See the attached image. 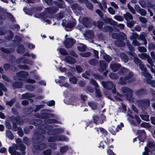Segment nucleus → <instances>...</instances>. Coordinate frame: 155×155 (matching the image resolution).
<instances>
[{
  "label": "nucleus",
  "mask_w": 155,
  "mask_h": 155,
  "mask_svg": "<svg viewBox=\"0 0 155 155\" xmlns=\"http://www.w3.org/2000/svg\"><path fill=\"white\" fill-rule=\"evenodd\" d=\"M98 61L94 59H92L90 60L89 63L92 65H95L98 63Z\"/></svg>",
  "instance_id": "40"
},
{
  "label": "nucleus",
  "mask_w": 155,
  "mask_h": 155,
  "mask_svg": "<svg viewBox=\"0 0 155 155\" xmlns=\"http://www.w3.org/2000/svg\"><path fill=\"white\" fill-rule=\"evenodd\" d=\"M57 50H58L60 53L62 55H68V54L64 48H60L59 49H57Z\"/></svg>",
  "instance_id": "31"
},
{
  "label": "nucleus",
  "mask_w": 155,
  "mask_h": 155,
  "mask_svg": "<svg viewBox=\"0 0 155 155\" xmlns=\"http://www.w3.org/2000/svg\"><path fill=\"white\" fill-rule=\"evenodd\" d=\"M110 67L114 72H116L120 67V65L119 64H110Z\"/></svg>",
  "instance_id": "13"
},
{
  "label": "nucleus",
  "mask_w": 155,
  "mask_h": 155,
  "mask_svg": "<svg viewBox=\"0 0 155 155\" xmlns=\"http://www.w3.org/2000/svg\"><path fill=\"white\" fill-rule=\"evenodd\" d=\"M92 2L94 3H96L98 4L99 7L102 10H103V8L102 6L101 5V3L100 2H98L97 0H90Z\"/></svg>",
  "instance_id": "54"
},
{
  "label": "nucleus",
  "mask_w": 155,
  "mask_h": 155,
  "mask_svg": "<svg viewBox=\"0 0 155 155\" xmlns=\"http://www.w3.org/2000/svg\"><path fill=\"white\" fill-rule=\"evenodd\" d=\"M83 25L87 28L91 27L92 25V20L89 18L85 17L82 19Z\"/></svg>",
  "instance_id": "10"
},
{
  "label": "nucleus",
  "mask_w": 155,
  "mask_h": 155,
  "mask_svg": "<svg viewBox=\"0 0 155 155\" xmlns=\"http://www.w3.org/2000/svg\"><path fill=\"white\" fill-rule=\"evenodd\" d=\"M85 4L87 7L89 9L91 10H92L93 9V6L91 2L87 1V3H86Z\"/></svg>",
  "instance_id": "49"
},
{
  "label": "nucleus",
  "mask_w": 155,
  "mask_h": 155,
  "mask_svg": "<svg viewBox=\"0 0 155 155\" xmlns=\"http://www.w3.org/2000/svg\"><path fill=\"white\" fill-rule=\"evenodd\" d=\"M138 104L139 106L143 110L148 108L150 106V100L148 99H143L138 101Z\"/></svg>",
  "instance_id": "4"
},
{
  "label": "nucleus",
  "mask_w": 155,
  "mask_h": 155,
  "mask_svg": "<svg viewBox=\"0 0 155 155\" xmlns=\"http://www.w3.org/2000/svg\"><path fill=\"white\" fill-rule=\"evenodd\" d=\"M120 38L123 40H124L127 39V37L126 35L123 32H121L120 35Z\"/></svg>",
  "instance_id": "64"
},
{
  "label": "nucleus",
  "mask_w": 155,
  "mask_h": 155,
  "mask_svg": "<svg viewBox=\"0 0 155 155\" xmlns=\"http://www.w3.org/2000/svg\"><path fill=\"white\" fill-rule=\"evenodd\" d=\"M139 57L142 59L146 60L150 56L149 55L145 53H142L138 54Z\"/></svg>",
  "instance_id": "27"
},
{
  "label": "nucleus",
  "mask_w": 155,
  "mask_h": 155,
  "mask_svg": "<svg viewBox=\"0 0 155 155\" xmlns=\"http://www.w3.org/2000/svg\"><path fill=\"white\" fill-rule=\"evenodd\" d=\"M56 4L60 8H63L65 6L64 4V2L62 1V2H58Z\"/></svg>",
  "instance_id": "60"
},
{
  "label": "nucleus",
  "mask_w": 155,
  "mask_h": 155,
  "mask_svg": "<svg viewBox=\"0 0 155 155\" xmlns=\"http://www.w3.org/2000/svg\"><path fill=\"white\" fill-rule=\"evenodd\" d=\"M135 21H128L127 22V26L129 28H131L135 24Z\"/></svg>",
  "instance_id": "57"
},
{
  "label": "nucleus",
  "mask_w": 155,
  "mask_h": 155,
  "mask_svg": "<svg viewBox=\"0 0 155 155\" xmlns=\"http://www.w3.org/2000/svg\"><path fill=\"white\" fill-rule=\"evenodd\" d=\"M100 68L98 69V70L100 72H102L106 70L107 66L105 64V62L103 61H100Z\"/></svg>",
  "instance_id": "15"
},
{
  "label": "nucleus",
  "mask_w": 155,
  "mask_h": 155,
  "mask_svg": "<svg viewBox=\"0 0 155 155\" xmlns=\"http://www.w3.org/2000/svg\"><path fill=\"white\" fill-rule=\"evenodd\" d=\"M123 16L125 19L127 21L130 20H131L133 18L132 15L128 12H127L124 14Z\"/></svg>",
  "instance_id": "19"
},
{
  "label": "nucleus",
  "mask_w": 155,
  "mask_h": 155,
  "mask_svg": "<svg viewBox=\"0 0 155 155\" xmlns=\"http://www.w3.org/2000/svg\"><path fill=\"white\" fill-rule=\"evenodd\" d=\"M6 136L10 139L12 140L13 139V136L11 131L8 130L6 131Z\"/></svg>",
  "instance_id": "30"
},
{
  "label": "nucleus",
  "mask_w": 155,
  "mask_h": 155,
  "mask_svg": "<svg viewBox=\"0 0 155 155\" xmlns=\"http://www.w3.org/2000/svg\"><path fill=\"white\" fill-rule=\"evenodd\" d=\"M140 117L141 119L146 121H148L149 120V116L148 115L141 114Z\"/></svg>",
  "instance_id": "48"
},
{
  "label": "nucleus",
  "mask_w": 155,
  "mask_h": 155,
  "mask_svg": "<svg viewBox=\"0 0 155 155\" xmlns=\"http://www.w3.org/2000/svg\"><path fill=\"white\" fill-rule=\"evenodd\" d=\"M65 80V78L63 76L59 77L58 79H56L55 81L57 83L60 84L63 82Z\"/></svg>",
  "instance_id": "34"
},
{
  "label": "nucleus",
  "mask_w": 155,
  "mask_h": 155,
  "mask_svg": "<svg viewBox=\"0 0 155 155\" xmlns=\"http://www.w3.org/2000/svg\"><path fill=\"white\" fill-rule=\"evenodd\" d=\"M120 56L122 60L124 62H127L128 61V58L124 53H121L120 54Z\"/></svg>",
  "instance_id": "21"
},
{
  "label": "nucleus",
  "mask_w": 155,
  "mask_h": 155,
  "mask_svg": "<svg viewBox=\"0 0 155 155\" xmlns=\"http://www.w3.org/2000/svg\"><path fill=\"white\" fill-rule=\"evenodd\" d=\"M114 18V19L118 21H122L124 20L123 17L120 15H115Z\"/></svg>",
  "instance_id": "45"
},
{
  "label": "nucleus",
  "mask_w": 155,
  "mask_h": 155,
  "mask_svg": "<svg viewBox=\"0 0 155 155\" xmlns=\"http://www.w3.org/2000/svg\"><path fill=\"white\" fill-rule=\"evenodd\" d=\"M103 30L104 31H111L112 28L109 26H106L104 27Z\"/></svg>",
  "instance_id": "62"
},
{
  "label": "nucleus",
  "mask_w": 155,
  "mask_h": 155,
  "mask_svg": "<svg viewBox=\"0 0 155 155\" xmlns=\"http://www.w3.org/2000/svg\"><path fill=\"white\" fill-rule=\"evenodd\" d=\"M71 8L72 9L76 11H79L80 10V8L77 4H74L71 5Z\"/></svg>",
  "instance_id": "55"
},
{
  "label": "nucleus",
  "mask_w": 155,
  "mask_h": 155,
  "mask_svg": "<svg viewBox=\"0 0 155 155\" xmlns=\"http://www.w3.org/2000/svg\"><path fill=\"white\" fill-rule=\"evenodd\" d=\"M139 66L140 69L142 71L141 72V74L143 76H144L145 78L148 77L150 79L151 78V75L148 72L147 70L145 67L144 65L142 63Z\"/></svg>",
  "instance_id": "9"
},
{
  "label": "nucleus",
  "mask_w": 155,
  "mask_h": 155,
  "mask_svg": "<svg viewBox=\"0 0 155 155\" xmlns=\"http://www.w3.org/2000/svg\"><path fill=\"white\" fill-rule=\"evenodd\" d=\"M93 119L94 123H98L99 124H102L103 122V120L101 119L99 120L97 122V121L98 120V117L97 116H95L94 117Z\"/></svg>",
  "instance_id": "41"
},
{
  "label": "nucleus",
  "mask_w": 155,
  "mask_h": 155,
  "mask_svg": "<svg viewBox=\"0 0 155 155\" xmlns=\"http://www.w3.org/2000/svg\"><path fill=\"white\" fill-rule=\"evenodd\" d=\"M138 133L139 134H140L141 137H145L146 136L145 132L143 130H139L138 131Z\"/></svg>",
  "instance_id": "63"
},
{
  "label": "nucleus",
  "mask_w": 155,
  "mask_h": 155,
  "mask_svg": "<svg viewBox=\"0 0 155 155\" xmlns=\"http://www.w3.org/2000/svg\"><path fill=\"white\" fill-rule=\"evenodd\" d=\"M88 104L92 109L95 110L97 108V106L96 104L93 102H88Z\"/></svg>",
  "instance_id": "38"
},
{
  "label": "nucleus",
  "mask_w": 155,
  "mask_h": 155,
  "mask_svg": "<svg viewBox=\"0 0 155 155\" xmlns=\"http://www.w3.org/2000/svg\"><path fill=\"white\" fill-rule=\"evenodd\" d=\"M56 140L58 141H67V139L63 135L60 134H55Z\"/></svg>",
  "instance_id": "17"
},
{
  "label": "nucleus",
  "mask_w": 155,
  "mask_h": 155,
  "mask_svg": "<svg viewBox=\"0 0 155 155\" xmlns=\"http://www.w3.org/2000/svg\"><path fill=\"white\" fill-rule=\"evenodd\" d=\"M95 130L98 132L99 131V130L100 131V132H101L103 134H106L107 133L106 131L103 128H95Z\"/></svg>",
  "instance_id": "53"
},
{
  "label": "nucleus",
  "mask_w": 155,
  "mask_h": 155,
  "mask_svg": "<svg viewBox=\"0 0 155 155\" xmlns=\"http://www.w3.org/2000/svg\"><path fill=\"white\" fill-rule=\"evenodd\" d=\"M101 84L104 88L108 89H111L114 87L113 84L112 82L110 81H108L106 82L102 81Z\"/></svg>",
  "instance_id": "12"
},
{
  "label": "nucleus",
  "mask_w": 155,
  "mask_h": 155,
  "mask_svg": "<svg viewBox=\"0 0 155 155\" xmlns=\"http://www.w3.org/2000/svg\"><path fill=\"white\" fill-rule=\"evenodd\" d=\"M43 153L44 155H50L51 153V149H48L43 151Z\"/></svg>",
  "instance_id": "61"
},
{
  "label": "nucleus",
  "mask_w": 155,
  "mask_h": 155,
  "mask_svg": "<svg viewBox=\"0 0 155 155\" xmlns=\"http://www.w3.org/2000/svg\"><path fill=\"white\" fill-rule=\"evenodd\" d=\"M104 20L106 22L109 23L110 24L117 26L121 29H123L124 28V25L122 24H118L117 23L116 21H115L111 18L106 17L105 19H104Z\"/></svg>",
  "instance_id": "6"
},
{
  "label": "nucleus",
  "mask_w": 155,
  "mask_h": 155,
  "mask_svg": "<svg viewBox=\"0 0 155 155\" xmlns=\"http://www.w3.org/2000/svg\"><path fill=\"white\" fill-rule=\"evenodd\" d=\"M146 92V90L145 89H140V90H138V91H136L135 93L136 95L139 96L140 95L142 94H145Z\"/></svg>",
  "instance_id": "26"
},
{
  "label": "nucleus",
  "mask_w": 155,
  "mask_h": 155,
  "mask_svg": "<svg viewBox=\"0 0 155 155\" xmlns=\"http://www.w3.org/2000/svg\"><path fill=\"white\" fill-rule=\"evenodd\" d=\"M128 111L129 113L128 114V115L130 117L133 119H135L137 121L138 124H140V122L141 120L139 118V117L137 115H135L134 117L133 116L131 115V112L130 110L128 109Z\"/></svg>",
  "instance_id": "18"
},
{
  "label": "nucleus",
  "mask_w": 155,
  "mask_h": 155,
  "mask_svg": "<svg viewBox=\"0 0 155 155\" xmlns=\"http://www.w3.org/2000/svg\"><path fill=\"white\" fill-rule=\"evenodd\" d=\"M13 130L14 131L18 130V133L20 136L21 137L23 136V133L21 128H18L15 125Z\"/></svg>",
  "instance_id": "20"
},
{
  "label": "nucleus",
  "mask_w": 155,
  "mask_h": 155,
  "mask_svg": "<svg viewBox=\"0 0 155 155\" xmlns=\"http://www.w3.org/2000/svg\"><path fill=\"white\" fill-rule=\"evenodd\" d=\"M133 76L132 73H129V75H127L124 77H122L120 78L119 83L121 85H123L129 82V80Z\"/></svg>",
  "instance_id": "5"
},
{
  "label": "nucleus",
  "mask_w": 155,
  "mask_h": 155,
  "mask_svg": "<svg viewBox=\"0 0 155 155\" xmlns=\"http://www.w3.org/2000/svg\"><path fill=\"white\" fill-rule=\"evenodd\" d=\"M133 61L135 64L139 66L142 63L141 60L137 58H134Z\"/></svg>",
  "instance_id": "35"
},
{
  "label": "nucleus",
  "mask_w": 155,
  "mask_h": 155,
  "mask_svg": "<svg viewBox=\"0 0 155 155\" xmlns=\"http://www.w3.org/2000/svg\"><path fill=\"white\" fill-rule=\"evenodd\" d=\"M83 35L86 39H91L94 37V33L93 31L91 30H86L84 33H83Z\"/></svg>",
  "instance_id": "11"
},
{
  "label": "nucleus",
  "mask_w": 155,
  "mask_h": 155,
  "mask_svg": "<svg viewBox=\"0 0 155 155\" xmlns=\"http://www.w3.org/2000/svg\"><path fill=\"white\" fill-rule=\"evenodd\" d=\"M24 51V47L23 45H21L18 47L17 52L19 53H22Z\"/></svg>",
  "instance_id": "50"
},
{
  "label": "nucleus",
  "mask_w": 155,
  "mask_h": 155,
  "mask_svg": "<svg viewBox=\"0 0 155 155\" xmlns=\"http://www.w3.org/2000/svg\"><path fill=\"white\" fill-rule=\"evenodd\" d=\"M127 6L128 9L132 14H136V12L134 9L133 7L129 4H127Z\"/></svg>",
  "instance_id": "44"
},
{
  "label": "nucleus",
  "mask_w": 155,
  "mask_h": 155,
  "mask_svg": "<svg viewBox=\"0 0 155 155\" xmlns=\"http://www.w3.org/2000/svg\"><path fill=\"white\" fill-rule=\"evenodd\" d=\"M18 147L17 145L13 143L12 147H9L8 151L12 155H20L19 152L15 150H18Z\"/></svg>",
  "instance_id": "8"
},
{
  "label": "nucleus",
  "mask_w": 155,
  "mask_h": 155,
  "mask_svg": "<svg viewBox=\"0 0 155 155\" xmlns=\"http://www.w3.org/2000/svg\"><path fill=\"white\" fill-rule=\"evenodd\" d=\"M66 39L64 42L65 46L67 48H71L75 43V41L72 38H68V36L66 35L65 36Z\"/></svg>",
  "instance_id": "7"
},
{
  "label": "nucleus",
  "mask_w": 155,
  "mask_h": 155,
  "mask_svg": "<svg viewBox=\"0 0 155 155\" xmlns=\"http://www.w3.org/2000/svg\"><path fill=\"white\" fill-rule=\"evenodd\" d=\"M126 45L130 50L131 51H133L134 50V49L133 47V46L130 44L128 41H127V42H126Z\"/></svg>",
  "instance_id": "52"
},
{
  "label": "nucleus",
  "mask_w": 155,
  "mask_h": 155,
  "mask_svg": "<svg viewBox=\"0 0 155 155\" xmlns=\"http://www.w3.org/2000/svg\"><path fill=\"white\" fill-rule=\"evenodd\" d=\"M56 120H55L52 119H47L45 120V122L47 123H55L56 122Z\"/></svg>",
  "instance_id": "56"
},
{
  "label": "nucleus",
  "mask_w": 155,
  "mask_h": 155,
  "mask_svg": "<svg viewBox=\"0 0 155 155\" xmlns=\"http://www.w3.org/2000/svg\"><path fill=\"white\" fill-rule=\"evenodd\" d=\"M121 91L123 95L127 97L128 100L130 101H133L132 97L133 91L130 88L126 87H123L121 88Z\"/></svg>",
  "instance_id": "3"
},
{
  "label": "nucleus",
  "mask_w": 155,
  "mask_h": 155,
  "mask_svg": "<svg viewBox=\"0 0 155 155\" xmlns=\"http://www.w3.org/2000/svg\"><path fill=\"white\" fill-rule=\"evenodd\" d=\"M80 54L83 57H87L91 55V53L90 52H87L84 53H80Z\"/></svg>",
  "instance_id": "43"
},
{
  "label": "nucleus",
  "mask_w": 155,
  "mask_h": 155,
  "mask_svg": "<svg viewBox=\"0 0 155 155\" xmlns=\"http://www.w3.org/2000/svg\"><path fill=\"white\" fill-rule=\"evenodd\" d=\"M22 99H28L29 97H34V95L31 94L26 93L22 95Z\"/></svg>",
  "instance_id": "39"
},
{
  "label": "nucleus",
  "mask_w": 155,
  "mask_h": 155,
  "mask_svg": "<svg viewBox=\"0 0 155 155\" xmlns=\"http://www.w3.org/2000/svg\"><path fill=\"white\" fill-rule=\"evenodd\" d=\"M70 82L73 84H76L78 80L77 78L75 76H72L69 78Z\"/></svg>",
  "instance_id": "28"
},
{
  "label": "nucleus",
  "mask_w": 155,
  "mask_h": 155,
  "mask_svg": "<svg viewBox=\"0 0 155 155\" xmlns=\"http://www.w3.org/2000/svg\"><path fill=\"white\" fill-rule=\"evenodd\" d=\"M77 28L80 31H82L83 32H84V31L85 29L84 26V27H83V26L82 25L81 23H80L78 25L77 27Z\"/></svg>",
  "instance_id": "59"
},
{
  "label": "nucleus",
  "mask_w": 155,
  "mask_h": 155,
  "mask_svg": "<svg viewBox=\"0 0 155 155\" xmlns=\"http://www.w3.org/2000/svg\"><path fill=\"white\" fill-rule=\"evenodd\" d=\"M147 36V34L144 33H142L140 35V39L144 41L145 45L147 44V40L145 38V37Z\"/></svg>",
  "instance_id": "24"
},
{
  "label": "nucleus",
  "mask_w": 155,
  "mask_h": 155,
  "mask_svg": "<svg viewBox=\"0 0 155 155\" xmlns=\"http://www.w3.org/2000/svg\"><path fill=\"white\" fill-rule=\"evenodd\" d=\"M93 23L95 26H97L100 29L102 28L103 25V22L101 21H98L97 22H94Z\"/></svg>",
  "instance_id": "29"
},
{
  "label": "nucleus",
  "mask_w": 155,
  "mask_h": 155,
  "mask_svg": "<svg viewBox=\"0 0 155 155\" xmlns=\"http://www.w3.org/2000/svg\"><path fill=\"white\" fill-rule=\"evenodd\" d=\"M68 149L67 146L61 147L60 149V151L61 153H63L66 152Z\"/></svg>",
  "instance_id": "42"
},
{
  "label": "nucleus",
  "mask_w": 155,
  "mask_h": 155,
  "mask_svg": "<svg viewBox=\"0 0 155 155\" xmlns=\"http://www.w3.org/2000/svg\"><path fill=\"white\" fill-rule=\"evenodd\" d=\"M104 58L107 61L109 62L111 60V58L107 54H104L103 56Z\"/></svg>",
  "instance_id": "46"
},
{
  "label": "nucleus",
  "mask_w": 155,
  "mask_h": 155,
  "mask_svg": "<svg viewBox=\"0 0 155 155\" xmlns=\"http://www.w3.org/2000/svg\"><path fill=\"white\" fill-rule=\"evenodd\" d=\"M129 73L131 72L124 68H121L118 72V73L121 75H125L126 74L129 75Z\"/></svg>",
  "instance_id": "14"
},
{
  "label": "nucleus",
  "mask_w": 155,
  "mask_h": 155,
  "mask_svg": "<svg viewBox=\"0 0 155 155\" xmlns=\"http://www.w3.org/2000/svg\"><path fill=\"white\" fill-rule=\"evenodd\" d=\"M139 35L137 33H134L132 34V35L130 36V38L131 40H136L135 39L138 38Z\"/></svg>",
  "instance_id": "47"
},
{
  "label": "nucleus",
  "mask_w": 155,
  "mask_h": 155,
  "mask_svg": "<svg viewBox=\"0 0 155 155\" xmlns=\"http://www.w3.org/2000/svg\"><path fill=\"white\" fill-rule=\"evenodd\" d=\"M137 49L140 52H145L147 51L146 48L143 46L138 47Z\"/></svg>",
  "instance_id": "51"
},
{
  "label": "nucleus",
  "mask_w": 155,
  "mask_h": 155,
  "mask_svg": "<svg viewBox=\"0 0 155 155\" xmlns=\"http://www.w3.org/2000/svg\"><path fill=\"white\" fill-rule=\"evenodd\" d=\"M109 77L111 79L114 80L117 79L118 76L117 74L113 73H110L109 74Z\"/></svg>",
  "instance_id": "33"
},
{
  "label": "nucleus",
  "mask_w": 155,
  "mask_h": 155,
  "mask_svg": "<svg viewBox=\"0 0 155 155\" xmlns=\"http://www.w3.org/2000/svg\"><path fill=\"white\" fill-rule=\"evenodd\" d=\"M41 127L39 128L35 132V136L37 137V140L38 141H41L44 139V137L43 135H41V133L43 134H45L46 131L44 130L43 129H45L49 135H52L53 133L56 130L52 129V127L49 125L45 124V125L41 126Z\"/></svg>",
  "instance_id": "1"
},
{
  "label": "nucleus",
  "mask_w": 155,
  "mask_h": 155,
  "mask_svg": "<svg viewBox=\"0 0 155 155\" xmlns=\"http://www.w3.org/2000/svg\"><path fill=\"white\" fill-rule=\"evenodd\" d=\"M98 87H95V91L96 95L98 97H100L101 96V93L99 89H98Z\"/></svg>",
  "instance_id": "58"
},
{
  "label": "nucleus",
  "mask_w": 155,
  "mask_h": 155,
  "mask_svg": "<svg viewBox=\"0 0 155 155\" xmlns=\"http://www.w3.org/2000/svg\"><path fill=\"white\" fill-rule=\"evenodd\" d=\"M28 75V73L24 71H21L17 74V76L14 77L15 82L13 84V87L15 88H19L21 87L22 85L21 80L25 78V77Z\"/></svg>",
  "instance_id": "2"
},
{
  "label": "nucleus",
  "mask_w": 155,
  "mask_h": 155,
  "mask_svg": "<svg viewBox=\"0 0 155 155\" xmlns=\"http://www.w3.org/2000/svg\"><path fill=\"white\" fill-rule=\"evenodd\" d=\"M62 25L63 26L65 27L66 28H71L74 27V22L73 21H71L67 23H64L63 22L62 23Z\"/></svg>",
  "instance_id": "23"
},
{
  "label": "nucleus",
  "mask_w": 155,
  "mask_h": 155,
  "mask_svg": "<svg viewBox=\"0 0 155 155\" xmlns=\"http://www.w3.org/2000/svg\"><path fill=\"white\" fill-rule=\"evenodd\" d=\"M114 43L116 46L119 47H123L125 45V43L122 41L119 40L115 41Z\"/></svg>",
  "instance_id": "25"
},
{
  "label": "nucleus",
  "mask_w": 155,
  "mask_h": 155,
  "mask_svg": "<svg viewBox=\"0 0 155 155\" xmlns=\"http://www.w3.org/2000/svg\"><path fill=\"white\" fill-rule=\"evenodd\" d=\"M46 145L44 143H42L40 144L36 145L34 146L35 148L38 150H43L46 147Z\"/></svg>",
  "instance_id": "22"
},
{
  "label": "nucleus",
  "mask_w": 155,
  "mask_h": 155,
  "mask_svg": "<svg viewBox=\"0 0 155 155\" xmlns=\"http://www.w3.org/2000/svg\"><path fill=\"white\" fill-rule=\"evenodd\" d=\"M7 36L5 38L7 39H10L13 37V34L11 31H8L6 32Z\"/></svg>",
  "instance_id": "32"
},
{
  "label": "nucleus",
  "mask_w": 155,
  "mask_h": 155,
  "mask_svg": "<svg viewBox=\"0 0 155 155\" xmlns=\"http://www.w3.org/2000/svg\"><path fill=\"white\" fill-rule=\"evenodd\" d=\"M65 61L67 62L70 64H74L76 62V61L74 58L70 56H67L65 57Z\"/></svg>",
  "instance_id": "16"
},
{
  "label": "nucleus",
  "mask_w": 155,
  "mask_h": 155,
  "mask_svg": "<svg viewBox=\"0 0 155 155\" xmlns=\"http://www.w3.org/2000/svg\"><path fill=\"white\" fill-rule=\"evenodd\" d=\"M148 63L150 64V65H147V67L151 68H153L152 67L153 66V61L152 59L150 58V56L147 59Z\"/></svg>",
  "instance_id": "37"
},
{
  "label": "nucleus",
  "mask_w": 155,
  "mask_h": 155,
  "mask_svg": "<svg viewBox=\"0 0 155 155\" xmlns=\"http://www.w3.org/2000/svg\"><path fill=\"white\" fill-rule=\"evenodd\" d=\"M86 46L84 44H81L78 47V48L80 51H86Z\"/></svg>",
  "instance_id": "36"
}]
</instances>
